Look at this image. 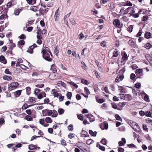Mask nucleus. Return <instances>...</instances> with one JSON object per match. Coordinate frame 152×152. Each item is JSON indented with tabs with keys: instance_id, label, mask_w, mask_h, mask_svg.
<instances>
[{
	"instance_id": "58",
	"label": "nucleus",
	"mask_w": 152,
	"mask_h": 152,
	"mask_svg": "<svg viewBox=\"0 0 152 152\" xmlns=\"http://www.w3.org/2000/svg\"><path fill=\"white\" fill-rule=\"evenodd\" d=\"M128 146L129 148H132V147H133L134 148H137L136 146L135 145L133 144H128Z\"/></svg>"
},
{
	"instance_id": "6",
	"label": "nucleus",
	"mask_w": 152,
	"mask_h": 152,
	"mask_svg": "<svg viewBox=\"0 0 152 152\" xmlns=\"http://www.w3.org/2000/svg\"><path fill=\"white\" fill-rule=\"evenodd\" d=\"M113 24L116 27L119 26L120 23L119 20L118 19H115L113 21Z\"/></svg>"
},
{
	"instance_id": "29",
	"label": "nucleus",
	"mask_w": 152,
	"mask_h": 152,
	"mask_svg": "<svg viewBox=\"0 0 152 152\" xmlns=\"http://www.w3.org/2000/svg\"><path fill=\"white\" fill-rule=\"evenodd\" d=\"M22 90H18L15 92V97H18L20 96L21 94Z\"/></svg>"
},
{
	"instance_id": "61",
	"label": "nucleus",
	"mask_w": 152,
	"mask_h": 152,
	"mask_svg": "<svg viewBox=\"0 0 152 152\" xmlns=\"http://www.w3.org/2000/svg\"><path fill=\"white\" fill-rule=\"evenodd\" d=\"M26 37L24 34H22L19 37V38L20 39H25L26 38Z\"/></svg>"
},
{
	"instance_id": "52",
	"label": "nucleus",
	"mask_w": 152,
	"mask_h": 152,
	"mask_svg": "<svg viewBox=\"0 0 152 152\" xmlns=\"http://www.w3.org/2000/svg\"><path fill=\"white\" fill-rule=\"evenodd\" d=\"M96 100L97 102H98L99 103L101 104L102 103L104 102V99H99L98 100L96 98Z\"/></svg>"
},
{
	"instance_id": "46",
	"label": "nucleus",
	"mask_w": 152,
	"mask_h": 152,
	"mask_svg": "<svg viewBox=\"0 0 152 152\" xmlns=\"http://www.w3.org/2000/svg\"><path fill=\"white\" fill-rule=\"evenodd\" d=\"M70 22L71 23V24L72 25H75L76 24V23H75V20L73 18H71L69 19Z\"/></svg>"
},
{
	"instance_id": "13",
	"label": "nucleus",
	"mask_w": 152,
	"mask_h": 152,
	"mask_svg": "<svg viewBox=\"0 0 152 152\" xmlns=\"http://www.w3.org/2000/svg\"><path fill=\"white\" fill-rule=\"evenodd\" d=\"M151 33L150 32H147L145 33L144 35L146 39H149L151 38Z\"/></svg>"
},
{
	"instance_id": "38",
	"label": "nucleus",
	"mask_w": 152,
	"mask_h": 152,
	"mask_svg": "<svg viewBox=\"0 0 152 152\" xmlns=\"http://www.w3.org/2000/svg\"><path fill=\"white\" fill-rule=\"evenodd\" d=\"M113 56L114 57H116L118 55V51L116 50H115V51H114L113 52Z\"/></svg>"
},
{
	"instance_id": "56",
	"label": "nucleus",
	"mask_w": 152,
	"mask_h": 152,
	"mask_svg": "<svg viewBox=\"0 0 152 152\" xmlns=\"http://www.w3.org/2000/svg\"><path fill=\"white\" fill-rule=\"evenodd\" d=\"M142 29L140 28L139 30V32H138V34L137 35V37H140L141 36L142 33Z\"/></svg>"
},
{
	"instance_id": "60",
	"label": "nucleus",
	"mask_w": 152,
	"mask_h": 152,
	"mask_svg": "<svg viewBox=\"0 0 152 152\" xmlns=\"http://www.w3.org/2000/svg\"><path fill=\"white\" fill-rule=\"evenodd\" d=\"M136 77L134 73H132L130 75V78L132 80H134Z\"/></svg>"
},
{
	"instance_id": "15",
	"label": "nucleus",
	"mask_w": 152,
	"mask_h": 152,
	"mask_svg": "<svg viewBox=\"0 0 152 152\" xmlns=\"http://www.w3.org/2000/svg\"><path fill=\"white\" fill-rule=\"evenodd\" d=\"M131 126L132 128L135 131L137 132H139L141 131L139 126L138 127H134V125H132V126Z\"/></svg>"
},
{
	"instance_id": "53",
	"label": "nucleus",
	"mask_w": 152,
	"mask_h": 152,
	"mask_svg": "<svg viewBox=\"0 0 152 152\" xmlns=\"http://www.w3.org/2000/svg\"><path fill=\"white\" fill-rule=\"evenodd\" d=\"M80 149L83 152H90V150L89 149H86V148H83V149Z\"/></svg>"
},
{
	"instance_id": "57",
	"label": "nucleus",
	"mask_w": 152,
	"mask_h": 152,
	"mask_svg": "<svg viewBox=\"0 0 152 152\" xmlns=\"http://www.w3.org/2000/svg\"><path fill=\"white\" fill-rule=\"evenodd\" d=\"M44 86V84H37L35 85V86L38 87L39 88H43Z\"/></svg>"
},
{
	"instance_id": "47",
	"label": "nucleus",
	"mask_w": 152,
	"mask_h": 152,
	"mask_svg": "<svg viewBox=\"0 0 152 152\" xmlns=\"http://www.w3.org/2000/svg\"><path fill=\"white\" fill-rule=\"evenodd\" d=\"M84 90L86 92V93L88 95H89L90 94V92L88 89L87 87H85L84 88Z\"/></svg>"
},
{
	"instance_id": "17",
	"label": "nucleus",
	"mask_w": 152,
	"mask_h": 152,
	"mask_svg": "<svg viewBox=\"0 0 152 152\" xmlns=\"http://www.w3.org/2000/svg\"><path fill=\"white\" fill-rule=\"evenodd\" d=\"M25 119L28 121H31L33 120V118L29 115H26L25 117Z\"/></svg>"
},
{
	"instance_id": "51",
	"label": "nucleus",
	"mask_w": 152,
	"mask_h": 152,
	"mask_svg": "<svg viewBox=\"0 0 152 152\" xmlns=\"http://www.w3.org/2000/svg\"><path fill=\"white\" fill-rule=\"evenodd\" d=\"M112 107L114 109H117V106L116 104L114 103H111Z\"/></svg>"
},
{
	"instance_id": "55",
	"label": "nucleus",
	"mask_w": 152,
	"mask_h": 152,
	"mask_svg": "<svg viewBox=\"0 0 152 152\" xmlns=\"http://www.w3.org/2000/svg\"><path fill=\"white\" fill-rule=\"evenodd\" d=\"M146 116L148 117H151V114L150 111H148L146 112Z\"/></svg>"
},
{
	"instance_id": "62",
	"label": "nucleus",
	"mask_w": 152,
	"mask_h": 152,
	"mask_svg": "<svg viewBox=\"0 0 152 152\" xmlns=\"http://www.w3.org/2000/svg\"><path fill=\"white\" fill-rule=\"evenodd\" d=\"M75 134H74L73 133H69L68 136V137L69 138H70V139H72V138H73L74 137V135Z\"/></svg>"
},
{
	"instance_id": "35",
	"label": "nucleus",
	"mask_w": 152,
	"mask_h": 152,
	"mask_svg": "<svg viewBox=\"0 0 152 152\" xmlns=\"http://www.w3.org/2000/svg\"><path fill=\"white\" fill-rule=\"evenodd\" d=\"M118 87L119 88L118 91H120V93H124V88L122 86H118Z\"/></svg>"
},
{
	"instance_id": "12",
	"label": "nucleus",
	"mask_w": 152,
	"mask_h": 152,
	"mask_svg": "<svg viewBox=\"0 0 152 152\" xmlns=\"http://www.w3.org/2000/svg\"><path fill=\"white\" fill-rule=\"evenodd\" d=\"M89 133L91 136L93 137H95L96 135L97 132L96 131L93 132L92 130H89Z\"/></svg>"
},
{
	"instance_id": "18",
	"label": "nucleus",
	"mask_w": 152,
	"mask_h": 152,
	"mask_svg": "<svg viewBox=\"0 0 152 152\" xmlns=\"http://www.w3.org/2000/svg\"><path fill=\"white\" fill-rule=\"evenodd\" d=\"M144 47L147 49H149L152 48V45H151L150 43H146Z\"/></svg>"
},
{
	"instance_id": "41",
	"label": "nucleus",
	"mask_w": 152,
	"mask_h": 152,
	"mask_svg": "<svg viewBox=\"0 0 152 152\" xmlns=\"http://www.w3.org/2000/svg\"><path fill=\"white\" fill-rule=\"evenodd\" d=\"M89 121L91 122L94 121H95V118L94 116L92 114L91 115V116L89 118Z\"/></svg>"
},
{
	"instance_id": "4",
	"label": "nucleus",
	"mask_w": 152,
	"mask_h": 152,
	"mask_svg": "<svg viewBox=\"0 0 152 152\" xmlns=\"http://www.w3.org/2000/svg\"><path fill=\"white\" fill-rule=\"evenodd\" d=\"M0 62L4 64H7V60L4 56L1 55L0 56Z\"/></svg>"
},
{
	"instance_id": "10",
	"label": "nucleus",
	"mask_w": 152,
	"mask_h": 152,
	"mask_svg": "<svg viewBox=\"0 0 152 152\" xmlns=\"http://www.w3.org/2000/svg\"><path fill=\"white\" fill-rule=\"evenodd\" d=\"M3 78L4 80H11L12 79V78L11 76L6 75L3 76Z\"/></svg>"
},
{
	"instance_id": "14",
	"label": "nucleus",
	"mask_w": 152,
	"mask_h": 152,
	"mask_svg": "<svg viewBox=\"0 0 152 152\" xmlns=\"http://www.w3.org/2000/svg\"><path fill=\"white\" fill-rule=\"evenodd\" d=\"M36 104H32V105H28L26 103V104H24V105H23L22 107V109H23V110H25V109H27L28 107H31V106H32L33 105H36Z\"/></svg>"
},
{
	"instance_id": "20",
	"label": "nucleus",
	"mask_w": 152,
	"mask_h": 152,
	"mask_svg": "<svg viewBox=\"0 0 152 152\" xmlns=\"http://www.w3.org/2000/svg\"><path fill=\"white\" fill-rule=\"evenodd\" d=\"M22 11L21 9H16L14 12V14L15 15H18Z\"/></svg>"
},
{
	"instance_id": "36",
	"label": "nucleus",
	"mask_w": 152,
	"mask_h": 152,
	"mask_svg": "<svg viewBox=\"0 0 152 152\" xmlns=\"http://www.w3.org/2000/svg\"><path fill=\"white\" fill-rule=\"evenodd\" d=\"M39 12L42 15H45L44 10L42 8H41L39 10Z\"/></svg>"
},
{
	"instance_id": "50",
	"label": "nucleus",
	"mask_w": 152,
	"mask_h": 152,
	"mask_svg": "<svg viewBox=\"0 0 152 152\" xmlns=\"http://www.w3.org/2000/svg\"><path fill=\"white\" fill-rule=\"evenodd\" d=\"M141 86V84L139 83H137L135 84V87L139 89Z\"/></svg>"
},
{
	"instance_id": "43",
	"label": "nucleus",
	"mask_w": 152,
	"mask_h": 152,
	"mask_svg": "<svg viewBox=\"0 0 152 152\" xmlns=\"http://www.w3.org/2000/svg\"><path fill=\"white\" fill-rule=\"evenodd\" d=\"M34 20H32L28 21V22L27 23L28 24H27V23H26V26H29L31 25H32L34 22Z\"/></svg>"
},
{
	"instance_id": "5",
	"label": "nucleus",
	"mask_w": 152,
	"mask_h": 152,
	"mask_svg": "<svg viewBox=\"0 0 152 152\" xmlns=\"http://www.w3.org/2000/svg\"><path fill=\"white\" fill-rule=\"evenodd\" d=\"M121 140L122 141H120L118 142V145L120 146H124V144L126 143V139L125 138H122Z\"/></svg>"
},
{
	"instance_id": "31",
	"label": "nucleus",
	"mask_w": 152,
	"mask_h": 152,
	"mask_svg": "<svg viewBox=\"0 0 152 152\" xmlns=\"http://www.w3.org/2000/svg\"><path fill=\"white\" fill-rule=\"evenodd\" d=\"M64 110L62 108H59L58 110V112L59 115L63 114L64 112Z\"/></svg>"
},
{
	"instance_id": "28",
	"label": "nucleus",
	"mask_w": 152,
	"mask_h": 152,
	"mask_svg": "<svg viewBox=\"0 0 152 152\" xmlns=\"http://www.w3.org/2000/svg\"><path fill=\"white\" fill-rule=\"evenodd\" d=\"M58 46H56L55 47L54 49V53L55 54V55L56 56H58V54L59 53V50L58 49H57Z\"/></svg>"
},
{
	"instance_id": "8",
	"label": "nucleus",
	"mask_w": 152,
	"mask_h": 152,
	"mask_svg": "<svg viewBox=\"0 0 152 152\" xmlns=\"http://www.w3.org/2000/svg\"><path fill=\"white\" fill-rule=\"evenodd\" d=\"M28 149L31 150H36L37 148L36 146L34 145L31 144L28 146Z\"/></svg>"
},
{
	"instance_id": "23",
	"label": "nucleus",
	"mask_w": 152,
	"mask_h": 152,
	"mask_svg": "<svg viewBox=\"0 0 152 152\" xmlns=\"http://www.w3.org/2000/svg\"><path fill=\"white\" fill-rule=\"evenodd\" d=\"M45 121L48 123H51L52 121L51 118L49 117H48L46 118L45 119Z\"/></svg>"
},
{
	"instance_id": "44",
	"label": "nucleus",
	"mask_w": 152,
	"mask_h": 152,
	"mask_svg": "<svg viewBox=\"0 0 152 152\" xmlns=\"http://www.w3.org/2000/svg\"><path fill=\"white\" fill-rule=\"evenodd\" d=\"M125 71V66L122 68L119 71V73L120 74H123Z\"/></svg>"
},
{
	"instance_id": "49",
	"label": "nucleus",
	"mask_w": 152,
	"mask_h": 152,
	"mask_svg": "<svg viewBox=\"0 0 152 152\" xmlns=\"http://www.w3.org/2000/svg\"><path fill=\"white\" fill-rule=\"evenodd\" d=\"M4 72L6 74L11 75L12 73L9 71V69H5Z\"/></svg>"
},
{
	"instance_id": "30",
	"label": "nucleus",
	"mask_w": 152,
	"mask_h": 152,
	"mask_svg": "<svg viewBox=\"0 0 152 152\" xmlns=\"http://www.w3.org/2000/svg\"><path fill=\"white\" fill-rule=\"evenodd\" d=\"M8 10V9L7 8H5L4 10V13L5 14V15H6L5 17V18L8 19V16L7 15V12Z\"/></svg>"
},
{
	"instance_id": "27",
	"label": "nucleus",
	"mask_w": 152,
	"mask_h": 152,
	"mask_svg": "<svg viewBox=\"0 0 152 152\" xmlns=\"http://www.w3.org/2000/svg\"><path fill=\"white\" fill-rule=\"evenodd\" d=\"M125 98H126L129 101L131 100L132 99V97L130 94H125Z\"/></svg>"
},
{
	"instance_id": "34",
	"label": "nucleus",
	"mask_w": 152,
	"mask_h": 152,
	"mask_svg": "<svg viewBox=\"0 0 152 152\" xmlns=\"http://www.w3.org/2000/svg\"><path fill=\"white\" fill-rule=\"evenodd\" d=\"M104 128H102L101 126L100 128L102 130H104V129H107L108 128V124L107 123H104Z\"/></svg>"
},
{
	"instance_id": "37",
	"label": "nucleus",
	"mask_w": 152,
	"mask_h": 152,
	"mask_svg": "<svg viewBox=\"0 0 152 152\" xmlns=\"http://www.w3.org/2000/svg\"><path fill=\"white\" fill-rule=\"evenodd\" d=\"M129 44L131 46L133 47L134 44V41L132 39H130L128 41Z\"/></svg>"
},
{
	"instance_id": "40",
	"label": "nucleus",
	"mask_w": 152,
	"mask_h": 152,
	"mask_svg": "<svg viewBox=\"0 0 152 152\" xmlns=\"http://www.w3.org/2000/svg\"><path fill=\"white\" fill-rule=\"evenodd\" d=\"M18 45H25V42L23 40H19L18 42Z\"/></svg>"
},
{
	"instance_id": "24",
	"label": "nucleus",
	"mask_w": 152,
	"mask_h": 152,
	"mask_svg": "<svg viewBox=\"0 0 152 152\" xmlns=\"http://www.w3.org/2000/svg\"><path fill=\"white\" fill-rule=\"evenodd\" d=\"M143 72V70L142 69H136L135 71V73L136 74H140L142 73Z\"/></svg>"
},
{
	"instance_id": "32",
	"label": "nucleus",
	"mask_w": 152,
	"mask_h": 152,
	"mask_svg": "<svg viewBox=\"0 0 152 152\" xmlns=\"http://www.w3.org/2000/svg\"><path fill=\"white\" fill-rule=\"evenodd\" d=\"M31 88L30 87H27L26 88V94L28 95H29L31 93Z\"/></svg>"
},
{
	"instance_id": "45",
	"label": "nucleus",
	"mask_w": 152,
	"mask_h": 152,
	"mask_svg": "<svg viewBox=\"0 0 152 152\" xmlns=\"http://www.w3.org/2000/svg\"><path fill=\"white\" fill-rule=\"evenodd\" d=\"M67 128L69 130L72 131L73 129V125L72 124H70L68 126Z\"/></svg>"
},
{
	"instance_id": "33",
	"label": "nucleus",
	"mask_w": 152,
	"mask_h": 152,
	"mask_svg": "<svg viewBox=\"0 0 152 152\" xmlns=\"http://www.w3.org/2000/svg\"><path fill=\"white\" fill-rule=\"evenodd\" d=\"M115 118L117 120L120 121H122V119L118 114H116L115 115Z\"/></svg>"
},
{
	"instance_id": "22",
	"label": "nucleus",
	"mask_w": 152,
	"mask_h": 152,
	"mask_svg": "<svg viewBox=\"0 0 152 152\" xmlns=\"http://www.w3.org/2000/svg\"><path fill=\"white\" fill-rule=\"evenodd\" d=\"M66 96L68 99H70L72 96V93L70 92H68L66 94Z\"/></svg>"
},
{
	"instance_id": "48",
	"label": "nucleus",
	"mask_w": 152,
	"mask_h": 152,
	"mask_svg": "<svg viewBox=\"0 0 152 152\" xmlns=\"http://www.w3.org/2000/svg\"><path fill=\"white\" fill-rule=\"evenodd\" d=\"M133 28V26L132 25H131L128 28V31L130 32H131L132 31Z\"/></svg>"
},
{
	"instance_id": "54",
	"label": "nucleus",
	"mask_w": 152,
	"mask_h": 152,
	"mask_svg": "<svg viewBox=\"0 0 152 152\" xmlns=\"http://www.w3.org/2000/svg\"><path fill=\"white\" fill-rule=\"evenodd\" d=\"M59 14H57L55 13L54 15L55 19L56 21H57L58 20V18L59 17Z\"/></svg>"
},
{
	"instance_id": "3",
	"label": "nucleus",
	"mask_w": 152,
	"mask_h": 152,
	"mask_svg": "<svg viewBox=\"0 0 152 152\" xmlns=\"http://www.w3.org/2000/svg\"><path fill=\"white\" fill-rule=\"evenodd\" d=\"M42 115L43 116H46L47 115H51L52 114V110L48 109L44 110H42Z\"/></svg>"
},
{
	"instance_id": "9",
	"label": "nucleus",
	"mask_w": 152,
	"mask_h": 152,
	"mask_svg": "<svg viewBox=\"0 0 152 152\" xmlns=\"http://www.w3.org/2000/svg\"><path fill=\"white\" fill-rule=\"evenodd\" d=\"M53 92L52 94H53L55 97H58L59 96H60V95H61V93H58L57 92H55V89H53L52 90V91Z\"/></svg>"
},
{
	"instance_id": "64",
	"label": "nucleus",
	"mask_w": 152,
	"mask_h": 152,
	"mask_svg": "<svg viewBox=\"0 0 152 152\" xmlns=\"http://www.w3.org/2000/svg\"><path fill=\"white\" fill-rule=\"evenodd\" d=\"M81 64L82 65V67L83 69H86V66L83 61H82L81 62Z\"/></svg>"
},
{
	"instance_id": "2",
	"label": "nucleus",
	"mask_w": 152,
	"mask_h": 152,
	"mask_svg": "<svg viewBox=\"0 0 152 152\" xmlns=\"http://www.w3.org/2000/svg\"><path fill=\"white\" fill-rule=\"evenodd\" d=\"M19 85V84L17 82H13L10 83V85L9 84L8 85V89L10 91H12L13 89L17 88Z\"/></svg>"
},
{
	"instance_id": "11",
	"label": "nucleus",
	"mask_w": 152,
	"mask_h": 152,
	"mask_svg": "<svg viewBox=\"0 0 152 152\" xmlns=\"http://www.w3.org/2000/svg\"><path fill=\"white\" fill-rule=\"evenodd\" d=\"M50 70L53 71V73H55L56 72L57 69L54 64H53L51 66Z\"/></svg>"
},
{
	"instance_id": "7",
	"label": "nucleus",
	"mask_w": 152,
	"mask_h": 152,
	"mask_svg": "<svg viewBox=\"0 0 152 152\" xmlns=\"http://www.w3.org/2000/svg\"><path fill=\"white\" fill-rule=\"evenodd\" d=\"M121 55L122 56V58H123V59L126 60V61H127L128 59L127 54L125 51L122 52Z\"/></svg>"
},
{
	"instance_id": "19",
	"label": "nucleus",
	"mask_w": 152,
	"mask_h": 152,
	"mask_svg": "<svg viewBox=\"0 0 152 152\" xmlns=\"http://www.w3.org/2000/svg\"><path fill=\"white\" fill-rule=\"evenodd\" d=\"M58 115V113L55 110H53V111H52V114L51 115V116L52 117H56Z\"/></svg>"
},
{
	"instance_id": "63",
	"label": "nucleus",
	"mask_w": 152,
	"mask_h": 152,
	"mask_svg": "<svg viewBox=\"0 0 152 152\" xmlns=\"http://www.w3.org/2000/svg\"><path fill=\"white\" fill-rule=\"evenodd\" d=\"M142 127L143 128V129L144 130H145V131L146 132H148V128L147 127V126L146 125L143 124L142 125Z\"/></svg>"
},
{
	"instance_id": "25",
	"label": "nucleus",
	"mask_w": 152,
	"mask_h": 152,
	"mask_svg": "<svg viewBox=\"0 0 152 152\" xmlns=\"http://www.w3.org/2000/svg\"><path fill=\"white\" fill-rule=\"evenodd\" d=\"M93 142H94V141L91 139H89L86 141V143L88 145H91Z\"/></svg>"
},
{
	"instance_id": "26",
	"label": "nucleus",
	"mask_w": 152,
	"mask_h": 152,
	"mask_svg": "<svg viewBox=\"0 0 152 152\" xmlns=\"http://www.w3.org/2000/svg\"><path fill=\"white\" fill-rule=\"evenodd\" d=\"M81 83L85 85H88L89 84V83L87 80H85L84 79H83L81 80Z\"/></svg>"
},
{
	"instance_id": "16",
	"label": "nucleus",
	"mask_w": 152,
	"mask_h": 152,
	"mask_svg": "<svg viewBox=\"0 0 152 152\" xmlns=\"http://www.w3.org/2000/svg\"><path fill=\"white\" fill-rule=\"evenodd\" d=\"M29 4H34L36 3V0H26Z\"/></svg>"
},
{
	"instance_id": "59",
	"label": "nucleus",
	"mask_w": 152,
	"mask_h": 152,
	"mask_svg": "<svg viewBox=\"0 0 152 152\" xmlns=\"http://www.w3.org/2000/svg\"><path fill=\"white\" fill-rule=\"evenodd\" d=\"M61 143L63 145L66 146V141L64 139H62L61 141Z\"/></svg>"
},
{
	"instance_id": "1",
	"label": "nucleus",
	"mask_w": 152,
	"mask_h": 152,
	"mask_svg": "<svg viewBox=\"0 0 152 152\" xmlns=\"http://www.w3.org/2000/svg\"><path fill=\"white\" fill-rule=\"evenodd\" d=\"M41 53L42 54V57L45 60L48 61H51L52 59L50 57L49 54L44 49L42 48Z\"/></svg>"
},
{
	"instance_id": "21",
	"label": "nucleus",
	"mask_w": 152,
	"mask_h": 152,
	"mask_svg": "<svg viewBox=\"0 0 152 152\" xmlns=\"http://www.w3.org/2000/svg\"><path fill=\"white\" fill-rule=\"evenodd\" d=\"M38 8V6H33L31 7L30 10L34 12H36Z\"/></svg>"
},
{
	"instance_id": "39",
	"label": "nucleus",
	"mask_w": 152,
	"mask_h": 152,
	"mask_svg": "<svg viewBox=\"0 0 152 152\" xmlns=\"http://www.w3.org/2000/svg\"><path fill=\"white\" fill-rule=\"evenodd\" d=\"M41 91V90L38 88H35L34 90V94L36 95H37L38 93Z\"/></svg>"
},
{
	"instance_id": "42",
	"label": "nucleus",
	"mask_w": 152,
	"mask_h": 152,
	"mask_svg": "<svg viewBox=\"0 0 152 152\" xmlns=\"http://www.w3.org/2000/svg\"><path fill=\"white\" fill-rule=\"evenodd\" d=\"M107 141L106 139L105 138H104L101 140V142L104 145H106L107 144Z\"/></svg>"
}]
</instances>
